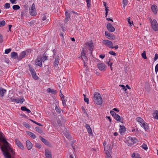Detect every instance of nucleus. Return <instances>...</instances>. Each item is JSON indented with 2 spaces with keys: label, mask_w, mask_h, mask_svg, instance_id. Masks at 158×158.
Returning a JSON list of instances; mask_svg holds the SVG:
<instances>
[{
  "label": "nucleus",
  "mask_w": 158,
  "mask_h": 158,
  "mask_svg": "<svg viewBox=\"0 0 158 158\" xmlns=\"http://www.w3.org/2000/svg\"><path fill=\"white\" fill-rule=\"evenodd\" d=\"M10 145L2 135H0V148L5 158H11V154H15L10 147Z\"/></svg>",
  "instance_id": "f257e3e1"
},
{
  "label": "nucleus",
  "mask_w": 158,
  "mask_h": 158,
  "mask_svg": "<svg viewBox=\"0 0 158 158\" xmlns=\"http://www.w3.org/2000/svg\"><path fill=\"white\" fill-rule=\"evenodd\" d=\"M94 101L97 105H101L102 102V99L100 94L97 93L95 92L94 94Z\"/></svg>",
  "instance_id": "f03ea898"
},
{
  "label": "nucleus",
  "mask_w": 158,
  "mask_h": 158,
  "mask_svg": "<svg viewBox=\"0 0 158 158\" xmlns=\"http://www.w3.org/2000/svg\"><path fill=\"white\" fill-rule=\"evenodd\" d=\"M127 141L128 145L130 146H132L135 143L138 142V140L137 139L130 136L127 138Z\"/></svg>",
  "instance_id": "7ed1b4c3"
},
{
  "label": "nucleus",
  "mask_w": 158,
  "mask_h": 158,
  "mask_svg": "<svg viewBox=\"0 0 158 158\" xmlns=\"http://www.w3.org/2000/svg\"><path fill=\"white\" fill-rule=\"evenodd\" d=\"M151 27L153 30L155 31H158V24L155 19L152 21L151 19Z\"/></svg>",
  "instance_id": "20e7f679"
},
{
  "label": "nucleus",
  "mask_w": 158,
  "mask_h": 158,
  "mask_svg": "<svg viewBox=\"0 0 158 158\" xmlns=\"http://www.w3.org/2000/svg\"><path fill=\"white\" fill-rule=\"evenodd\" d=\"M29 13L30 15L31 16H35L37 14L35 5L34 3L32 4L31 8L29 9Z\"/></svg>",
  "instance_id": "39448f33"
},
{
  "label": "nucleus",
  "mask_w": 158,
  "mask_h": 158,
  "mask_svg": "<svg viewBox=\"0 0 158 158\" xmlns=\"http://www.w3.org/2000/svg\"><path fill=\"white\" fill-rule=\"evenodd\" d=\"M98 68L100 70L104 72L106 71V66L103 63H99L97 64Z\"/></svg>",
  "instance_id": "423d86ee"
},
{
  "label": "nucleus",
  "mask_w": 158,
  "mask_h": 158,
  "mask_svg": "<svg viewBox=\"0 0 158 158\" xmlns=\"http://www.w3.org/2000/svg\"><path fill=\"white\" fill-rule=\"evenodd\" d=\"M102 43L106 46L111 48H113L112 46H113L112 42L108 40H104L102 41Z\"/></svg>",
  "instance_id": "0eeeda50"
},
{
  "label": "nucleus",
  "mask_w": 158,
  "mask_h": 158,
  "mask_svg": "<svg viewBox=\"0 0 158 158\" xmlns=\"http://www.w3.org/2000/svg\"><path fill=\"white\" fill-rule=\"evenodd\" d=\"M11 101L12 102L22 104L25 102V100L24 98H23L21 99L20 98L18 99L12 98L11 99Z\"/></svg>",
  "instance_id": "6e6552de"
},
{
  "label": "nucleus",
  "mask_w": 158,
  "mask_h": 158,
  "mask_svg": "<svg viewBox=\"0 0 158 158\" xmlns=\"http://www.w3.org/2000/svg\"><path fill=\"white\" fill-rule=\"evenodd\" d=\"M81 57L82 60L83 61H87L88 59L87 57L85 56V53L84 52V49L83 48L81 52Z\"/></svg>",
  "instance_id": "1a4fd4ad"
},
{
  "label": "nucleus",
  "mask_w": 158,
  "mask_h": 158,
  "mask_svg": "<svg viewBox=\"0 0 158 158\" xmlns=\"http://www.w3.org/2000/svg\"><path fill=\"white\" fill-rule=\"evenodd\" d=\"M15 144L17 145L18 147L21 149L23 150L24 149V146L19 140L17 139H15Z\"/></svg>",
  "instance_id": "9d476101"
},
{
  "label": "nucleus",
  "mask_w": 158,
  "mask_h": 158,
  "mask_svg": "<svg viewBox=\"0 0 158 158\" xmlns=\"http://www.w3.org/2000/svg\"><path fill=\"white\" fill-rule=\"evenodd\" d=\"M60 97L62 101V105L64 106H66V100H65L64 98V96L63 94L62 93L61 91H60Z\"/></svg>",
  "instance_id": "9b49d317"
},
{
  "label": "nucleus",
  "mask_w": 158,
  "mask_h": 158,
  "mask_svg": "<svg viewBox=\"0 0 158 158\" xmlns=\"http://www.w3.org/2000/svg\"><path fill=\"white\" fill-rule=\"evenodd\" d=\"M106 27L108 30L111 32H113L114 31L115 28L112 26V25L110 23L107 24Z\"/></svg>",
  "instance_id": "f8f14e48"
},
{
  "label": "nucleus",
  "mask_w": 158,
  "mask_h": 158,
  "mask_svg": "<svg viewBox=\"0 0 158 158\" xmlns=\"http://www.w3.org/2000/svg\"><path fill=\"white\" fill-rule=\"evenodd\" d=\"M119 132L121 135L124 134L125 132L126 131V129L124 126H122L121 125L119 126Z\"/></svg>",
  "instance_id": "ddd939ff"
},
{
  "label": "nucleus",
  "mask_w": 158,
  "mask_h": 158,
  "mask_svg": "<svg viewBox=\"0 0 158 158\" xmlns=\"http://www.w3.org/2000/svg\"><path fill=\"white\" fill-rule=\"evenodd\" d=\"M35 64L38 66H41L42 64V61L41 57H37L36 60H35Z\"/></svg>",
  "instance_id": "4468645a"
},
{
  "label": "nucleus",
  "mask_w": 158,
  "mask_h": 158,
  "mask_svg": "<svg viewBox=\"0 0 158 158\" xmlns=\"http://www.w3.org/2000/svg\"><path fill=\"white\" fill-rule=\"evenodd\" d=\"M45 155L47 158H52L51 152L49 150H45Z\"/></svg>",
  "instance_id": "2eb2a0df"
},
{
  "label": "nucleus",
  "mask_w": 158,
  "mask_h": 158,
  "mask_svg": "<svg viewBox=\"0 0 158 158\" xmlns=\"http://www.w3.org/2000/svg\"><path fill=\"white\" fill-rule=\"evenodd\" d=\"M105 34L106 37L110 40H113L115 38V37L112 35L110 33L107 31H105Z\"/></svg>",
  "instance_id": "dca6fc26"
},
{
  "label": "nucleus",
  "mask_w": 158,
  "mask_h": 158,
  "mask_svg": "<svg viewBox=\"0 0 158 158\" xmlns=\"http://www.w3.org/2000/svg\"><path fill=\"white\" fill-rule=\"evenodd\" d=\"M26 146L28 150L31 149L32 147V144L29 140H27L26 141Z\"/></svg>",
  "instance_id": "f3484780"
},
{
  "label": "nucleus",
  "mask_w": 158,
  "mask_h": 158,
  "mask_svg": "<svg viewBox=\"0 0 158 158\" xmlns=\"http://www.w3.org/2000/svg\"><path fill=\"white\" fill-rule=\"evenodd\" d=\"M60 60L59 56L56 57L54 62V65L55 66H57L58 65L59 61Z\"/></svg>",
  "instance_id": "a211bd4d"
},
{
  "label": "nucleus",
  "mask_w": 158,
  "mask_h": 158,
  "mask_svg": "<svg viewBox=\"0 0 158 158\" xmlns=\"http://www.w3.org/2000/svg\"><path fill=\"white\" fill-rule=\"evenodd\" d=\"M112 148V146L111 144H109L106 147H104V151L105 153L106 154V151L107 150L110 153L111 151Z\"/></svg>",
  "instance_id": "6ab92c4d"
},
{
  "label": "nucleus",
  "mask_w": 158,
  "mask_h": 158,
  "mask_svg": "<svg viewBox=\"0 0 158 158\" xmlns=\"http://www.w3.org/2000/svg\"><path fill=\"white\" fill-rule=\"evenodd\" d=\"M6 92V91L5 89L1 88L0 89V97H3L4 96V94Z\"/></svg>",
  "instance_id": "aec40b11"
},
{
  "label": "nucleus",
  "mask_w": 158,
  "mask_h": 158,
  "mask_svg": "<svg viewBox=\"0 0 158 158\" xmlns=\"http://www.w3.org/2000/svg\"><path fill=\"white\" fill-rule=\"evenodd\" d=\"M151 9L152 11L155 14H156L157 13V6L156 5H152L151 6Z\"/></svg>",
  "instance_id": "412c9836"
},
{
  "label": "nucleus",
  "mask_w": 158,
  "mask_h": 158,
  "mask_svg": "<svg viewBox=\"0 0 158 158\" xmlns=\"http://www.w3.org/2000/svg\"><path fill=\"white\" fill-rule=\"evenodd\" d=\"M140 125L141 127L143 128L145 131H147L148 130V124L147 123H146L145 122L143 123H142Z\"/></svg>",
  "instance_id": "4be33fe9"
},
{
  "label": "nucleus",
  "mask_w": 158,
  "mask_h": 158,
  "mask_svg": "<svg viewBox=\"0 0 158 158\" xmlns=\"http://www.w3.org/2000/svg\"><path fill=\"white\" fill-rule=\"evenodd\" d=\"M65 18L64 20V22L66 23L69 19L70 18V15L67 12H65Z\"/></svg>",
  "instance_id": "5701e85b"
},
{
  "label": "nucleus",
  "mask_w": 158,
  "mask_h": 158,
  "mask_svg": "<svg viewBox=\"0 0 158 158\" xmlns=\"http://www.w3.org/2000/svg\"><path fill=\"white\" fill-rule=\"evenodd\" d=\"M26 133L27 135H28L29 136L31 137L32 138L34 139L35 138V135L32 132L28 131H27Z\"/></svg>",
  "instance_id": "b1692460"
},
{
  "label": "nucleus",
  "mask_w": 158,
  "mask_h": 158,
  "mask_svg": "<svg viewBox=\"0 0 158 158\" xmlns=\"http://www.w3.org/2000/svg\"><path fill=\"white\" fill-rule=\"evenodd\" d=\"M40 139L46 145H48L49 144L48 142V141L45 139L43 138L41 136L40 137Z\"/></svg>",
  "instance_id": "393cba45"
},
{
  "label": "nucleus",
  "mask_w": 158,
  "mask_h": 158,
  "mask_svg": "<svg viewBox=\"0 0 158 158\" xmlns=\"http://www.w3.org/2000/svg\"><path fill=\"white\" fill-rule=\"evenodd\" d=\"M10 56L11 58H16L18 56V54L15 52H12L11 53Z\"/></svg>",
  "instance_id": "a878e982"
},
{
  "label": "nucleus",
  "mask_w": 158,
  "mask_h": 158,
  "mask_svg": "<svg viewBox=\"0 0 158 158\" xmlns=\"http://www.w3.org/2000/svg\"><path fill=\"white\" fill-rule=\"evenodd\" d=\"M153 116L154 118L158 119V110H155L153 114Z\"/></svg>",
  "instance_id": "bb28decb"
},
{
  "label": "nucleus",
  "mask_w": 158,
  "mask_h": 158,
  "mask_svg": "<svg viewBox=\"0 0 158 158\" xmlns=\"http://www.w3.org/2000/svg\"><path fill=\"white\" fill-rule=\"evenodd\" d=\"M21 109L23 111H27V112L28 113H30L31 112L30 110L27 109L26 106L21 107Z\"/></svg>",
  "instance_id": "cd10ccee"
},
{
  "label": "nucleus",
  "mask_w": 158,
  "mask_h": 158,
  "mask_svg": "<svg viewBox=\"0 0 158 158\" xmlns=\"http://www.w3.org/2000/svg\"><path fill=\"white\" fill-rule=\"evenodd\" d=\"M29 67V70L31 73V74L35 73L34 69L30 65H28Z\"/></svg>",
  "instance_id": "c85d7f7f"
},
{
  "label": "nucleus",
  "mask_w": 158,
  "mask_h": 158,
  "mask_svg": "<svg viewBox=\"0 0 158 158\" xmlns=\"http://www.w3.org/2000/svg\"><path fill=\"white\" fill-rule=\"evenodd\" d=\"M114 118L117 121H118L120 122H121L123 123V122L122 121H120L121 119V117L118 114H117Z\"/></svg>",
  "instance_id": "c756f323"
},
{
  "label": "nucleus",
  "mask_w": 158,
  "mask_h": 158,
  "mask_svg": "<svg viewBox=\"0 0 158 158\" xmlns=\"http://www.w3.org/2000/svg\"><path fill=\"white\" fill-rule=\"evenodd\" d=\"M136 121L139 123H140L141 124L145 122L144 120L140 117H138L136 118Z\"/></svg>",
  "instance_id": "7c9ffc66"
},
{
  "label": "nucleus",
  "mask_w": 158,
  "mask_h": 158,
  "mask_svg": "<svg viewBox=\"0 0 158 158\" xmlns=\"http://www.w3.org/2000/svg\"><path fill=\"white\" fill-rule=\"evenodd\" d=\"M47 90L48 93H51L53 94H55L56 93V90H54L50 88H48Z\"/></svg>",
  "instance_id": "2f4dec72"
},
{
  "label": "nucleus",
  "mask_w": 158,
  "mask_h": 158,
  "mask_svg": "<svg viewBox=\"0 0 158 158\" xmlns=\"http://www.w3.org/2000/svg\"><path fill=\"white\" fill-rule=\"evenodd\" d=\"M48 20H47L46 17V16L45 15H44L42 17V22L43 23H46L48 22Z\"/></svg>",
  "instance_id": "473e14b6"
},
{
  "label": "nucleus",
  "mask_w": 158,
  "mask_h": 158,
  "mask_svg": "<svg viewBox=\"0 0 158 158\" xmlns=\"http://www.w3.org/2000/svg\"><path fill=\"white\" fill-rule=\"evenodd\" d=\"M26 55V52L25 51H23L20 54L19 57L21 59L25 57Z\"/></svg>",
  "instance_id": "72a5a7b5"
},
{
  "label": "nucleus",
  "mask_w": 158,
  "mask_h": 158,
  "mask_svg": "<svg viewBox=\"0 0 158 158\" xmlns=\"http://www.w3.org/2000/svg\"><path fill=\"white\" fill-rule=\"evenodd\" d=\"M35 129L36 131L40 134H42L43 133V131L39 127H35Z\"/></svg>",
  "instance_id": "f704fd0d"
},
{
  "label": "nucleus",
  "mask_w": 158,
  "mask_h": 158,
  "mask_svg": "<svg viewBox=\"0 0 158 158\" xmlns=\"http://www.w3.org/2000/svg\"><path fill=\"white\" fill-rule=\"evenodd\" d=\"M32 77L35 80H37L39 79V77L37 75L36 73L31 74Z\"/></svg>",
  "instance_id": "c9c22d12"
},
{
  "label": "nucleus",
  "mask_w": 158,
  "mask_h": 158,
  "mask_svg": "<svg viewBox=\"0 0 158 158\" xmlns=\"http://www.w3.org/2000/svg\"><path fill=\"white\" fill-rule=\"evenodd\" d=\"M20 7L18 5H14L13 6L12 8L14 10H17L19 9Z\"/></svg>",
  "instance_id": "e433bc0d"
},
{
  "label": "nucleus",
  "mask_w": 158,
  "mask_h": 158,
  "mask_svg": "<svg viewBox=\"0 0 158 158\" xmlns=\"http://www.w3.org/2000/svg\"><path fill=\"white\" fill-rule=\"evenodd\" d=\"M127 21L128 22V23L129 24V26L130 27H131L132 26V25H133V21H130V17H129L127 18Z\"/></svg>",
  "instance_id": "4c0bfd02"
},
{
  "label": "nucleus",
  "mask_w": 158,
  "mask_h": 158,
  "mask_svg": "<svg viewBox=\"0 0 158 158\" xmlns=\"http://www.w3.org/2000/svg\"><path fill=\"white\" fill-rule=\"evenodd\" d=\"M89 46V50L91 51V53H92V51L93 49V48L94 47V46L93 45V44L92 43H90L88 44Z\"/></svg>",
  "instance_id": "58836bf2"
},
{
  "label": "nucleus",
  "mask_w": 158,
  "mask_h": 158,
  "mask_svg": "<svg viewBox=\"0 0 158 158\" xmlns=\"http://www.w3.org/2000/svg\"><path fill=\"white\" fill-rule=\"evenodd\" d=\"M128 3V1L127 0H123V6L124 8L125 6L127 5Z\"/></svg>",
  "instance_id": "ea45409f"
},
{
  "label": "nucleus",
  "mask_w": 158,
  "mask_h": 158,
  "mask_svg": "<svg viewBox=\"0 0 158 158\" xmlns=\"http://www.w3.org/2000/svg\"><path fill=\"white\" fill-rule=\"evenodd\" d=\"M106 158H112L110 153L107 150H106Z\"/></svg>",
  "instance_id": "a19ab883"
},
{
  "label": "nucleus",
  "mask_w": 158,
  "mask_h": 158,
  "mask_svg": "<svg viewBox=\"0 0 158 158\" xmlns=\"http://www.w3.org/2000/svg\"><path fill=\"white\" fill-rule=\"evenodd\" d=\"M87 7L89 8L91 6V0H86Z\"/></svg>",
  "instance_id": "79ce46f5"
},
{
  "label": "nucleus",
  "mask_w": 158,
  "mask_h": 158,
  "mask_svg": "<svg viewBox=\"0 0 158 158\" xmlns=\"http://www.w3.org/2000/svg\"><path fill=\"white\" fill-rule=\"evenodd\" d=\"M23 125L27 128H29L31 127L30 125L26 123H23Z\"/></svg>",
  "instance_id": "37998d69"
},
{
  "label": "nucleus",
  "mask_w": 158,
  "mask_h": 158,
  "mask_svg": "<svg viewBox=\"0 0 158 158\" xmlns=\"http://www.w3.org/2000/svg\"><path fill=\"white\" fill-rule=\"evenodd\" d=\"M4 7L6 9H8L10 7V3H6L4 6Z\"/></svg>",
  "instance_id": "c03bdc74"
},
{
  "label": "nucleus",
  "mask_w": 158,
  "mask_h": 158,
  "mask_svg": "<svg viewBox=\"0 0 158 158\" xmlns=\"http://www.w3.org/2000/svg\"><path fill=\"white\" fill-rule=\"evenodd\" d=\"M55 110L58 114H60L61 113L60 109L57 106H56Z\"/></svg>",
  "instance_id": "a18cd8bd"
},
{
  "label": "nucleus",
  "mask_w": 158,
  "mask_h": 158,
  "mask_svg": "<svg viewBox=\"0 0 158 158\" xmlns=\"http://www.w3.org/2000/svg\"><path fill=\"white\" fill-rule=\"evenodd\" d=\"M6 24L4 20H2L0 21V27H2L4 26Z\"/></svg>",
  "instance_id": "49530a36"
},
{
  "label": "nucleus",
  "mask_w": 158,
  "mask_h": 158,
  "mask_svg": "<svg viewBox=\"0 0 158 158\" xmlns=\"http://www.w3.org/2000/svg\"><path fill=\"white\" fill-rule=\"evenodd\" d=\"M142 57L144 59H146L147 58L146 55V52L145 51H144L141 54Z\"/></svg>",
  "instance_id": "de8ad7c7"
},
{
  "label": "nucleus",
  "mask_w": 158,
  "mask_h": 158,
  "mask_svg": "<svg viewBox=\"0 0 158 158\" xmlns=\"http://www.w3.org/2000/svg\"><path fill=\"white\" fill-rule=\"evenodd\" d=\"M36 23V21L34 20H32L30 22L28 23L30 26H32L33 25Z\"/></svg>",
  "instance_id": "09e8293b"
},
{
  "label": "nucleus",
  "mask_w": 158,
  "mask_h": 158,
  "mask_svg": "<svg viewBox=\"0 0 158 158\" xmlns=\"http://www.w3.org/2000/svg\"><path fill=\"white\" fill-rule=\"evenodd\" d=\"M141 147L142 148L145 150H147L148 148L147 145L144 143L143 144Z\"/></svg>",
  "instance_id": "8fccbe9b"
},
{
  "label": "nucleus",
  "mask_w": 158,
  "mask_h": 158,
  "mask_svg": "<svg viewBox=\"0 0 158 158\" xmlns=\"http://www.w3.org/2000/svg\"><path fill=\"white\" fill-rule=\"evenodd\" d=\"M30 120L31 122H33V123H35V124L38 125V126H42V125L41 123H37V122H35V121H34L33 120H31V119H30Z\"/></svg>",
  "instance_id": "3c124183"
},
{
  "label": "nucleus",
  "mask_w": 158,
  "mask_h": 158,
  "mask_svg": "<svg viewBox=\"0 0 158 158\" xmlns=\"http://www.w3.org/2000/svg\"><path fill=\"white\" fill-rule=\"evenodd\" d=\"M11 51V49L10 48H9L6 49L5 50V53L6 54L9 53Z\"/></svg>",
  "instance_id": "603ef678"
},
{
  "label": "nucleus",
  "mask_w": 158,
  "mask_h": 158,
  "mask_svg": "<svg viewBox=\"0 0 158 158\" xmlns=\"http://www.w3.org/2000/svg\"><path fill=\"white\" fill-rule=\"evenodd\" d=\"M47 57L46 56H44L43 57L41 58L42 61L43 63L47 60Z\"/></svg>",
  "instance_id": "864d4df0"
},
{
  "label": "nucleus",
  "mask_w": 158,
  "mask_h": 158,
  "mask_svg": "<svg viewBox=\"0 0 158 158\" xmlns=\"http://www.w3.org/2000/svg\"><path fill=\"white\" fill-rule=\"evenodd\" d=\"M158 59V54H156L155 56L153 58V60L154 62L156 61Z\"/></svg>",
  "instance_id": "5fc2aeb1"
},
{
  "label": "nucleus",
  "mask_w": 158,
  "mask_h": 158,
  "mask_svg": "<svg viewBox=\"0 0 158 158\" xmlns=\"http://www.w3.org/2000/svg\"><path fill=\"white\" fill-rule=\"evenodd\" d=\"M87 131L88 132V133H89V135H93V134L91 128L89 129H88V130H87Z\"/></svg>",
  "instance_id": "6e6d98bb"
},
{
  "label": "nucleus",
  "mask_w": 158,
  "mask_h": 158,
  "mask_svg": "<svg viewBox=\"0 0 158 158\" xmlns=\"http://www.w3.org/2000/svg\"><path fill=\"white\" fill-rule=\"evenodd\" d=\"M109 53L111 55L116 56L117 54L115 53L114 52L111 51L109 52Z\"/></svg>",
  "instance_id": "4d7b16f0"
},
{
  "label": "nucleus",
  "mask_w": 158,
  "mask_h": 158,
  "mask_svg": "<svg viewBox=\"0 0 158 158\" xmlns=\"http://www.w3.org/2000/svg\"><path fill=\"white\" fill-rule=\"evenodd\" d=\"M110 113L113 117H114L115 116V115L117 114L116 113L113 111H111Z\"/></svg>",
  "instance_id": "13d9d810"
},
{
  "label": "nucleus",
  "mask_w": 158,
  "mask_h": 158,
  "mask_svg": "<svg viewBox=\"0 0 158 158\" xmlns=\"http://www.w3.org/2000/svg\"><path fill=\"white\" fill-rule=\"evenodd\" d=\"M158 71V63L156 65L155 67V72L156 74Z\"/></svg>",
  "instance_id": "bf43d9fd"
},
{
  "label": "nucleus",
  "mask_w": 158,
  "mask_h": 158,
  "mask_svg": "<svg viewBox=\"0 0 158 158\" xmlns=\"http://www.w3.org/2000/svg\"><path fill=\"white\" fill-rule=\"evenodd\" d=\"M35 146L38 148L39 149L41 148V145L38 143H36L35 144Z\"/></svg>",
  "instance_id": "052dcab7"
},
{
  "label": "nucleus",
  "mask_w": 158,
  "mask_h": 158,
  "mask_svg": "<svg viewBox=\"0 0 158 158\" xmlns=\"http://www.w3.org/2000/svg\"><path fill=\"white\" fill-rule=\"evenodd\" d=\"M57 124H58V125L60 126H62V123H61V121L60 120H58L57 121Z\"/></svg>",
  "instance_id": "680f3d73"
},
{
  "label": "nucleus",
  "mask_w": 158,
  "mask_h": 158,
  "mask_svg": "<svg viewBox=\"0 0 158 158\" xmlns=\"http://www.w3.org/2000/svg\"><path fill=\"white\" fill-rule=\"evenodd\" d=\"M84 101L87 103V104L89 103V99L87 98H84Z\"/></svg>",
  "instance_id": "e2e57ef3"
},
{
  "label": "nucleus",
  "mask_w": 158,
  "mask_h": 158,
  "mask_svg": "<svg viewBox=\"0 0 158 158\" xmlns=\"http://www.w3.org/2000/svg\"><path fill=\"white\" fill-rule=\"evenodd\" d=\"M85 128L87 130L88 129H90L91 128L89 125L86 124L85 125Z\"/></svg>",
  "instance_id": "0e129e2a"
},
{
  "label": "nucleus",
  "mask_w": 158,
  "mask_h": 158,
  "mask_svg": "<svg viewBox=\"0 0 158 158\" xmlns=\"http://www.w3.org/2000/svg\"><path fill=\"white\" fill-rule=\"evenodd\" d=\"M3 41V37L0 34V43L2 42Z\"/></svg>",
  "instance_id": "69168bd1"
},
{
  "label": "nucleus",
  "mask_w": 158,
  "mask_h": 158,
  "mask_svg": "<svg viewBox=\"0 0 158 158\" xmlns=\"http://www.w3.org/2000/svg\"><path fill=\"white\" fill-rule=\"evenodd\" d=\"M16 0H10V1L12 4H16Z\"/></svg>",
  "instance_id": "338daca9"
},
{
  "label": "nucleus",
  "mask_w": 158,
  "mask_h": 158,
  "mask_svg": "<svg viewBox=\"0 0 158 158\" xmlns=\"http://www.w3.org/2000/svg\"><path fill=\"white\" fill-rule=\"evenodd\" d=\"M99 57L102 59H103L105 57V55H99Z\"/></svg>",
  "instance_id": "774afa93"
}]
</instances>
